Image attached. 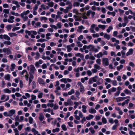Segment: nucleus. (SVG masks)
<instances>
[{
	"mask_svg": "<svg viewBox=\"0 0 135 135\" xmlns=\"http://www.w3.org/2000/svg\"><path fill=\"white\" fill-rule=\"evenodd\" d=\"M116 99L117 102H119L120 101L124 100L123 97H119L116 98Z\"/></svg>",
	"mask_w": 135,
	"mask_h": 135,
	"instance_id": "nucleus-38",
	"label": "nucleus"
},
{
	"mask_svg": "<svg viewBox=\"0 0 135 135\" xmlns=\"http://www.w3.org/2000/svg\"><path fill=\"white\" fill-rule=\"evenodd\" d=\"M98 26L99 28H102L103 30L105 29L106 27L105 25H99Z\"/></svg>",
	"mask_w": 135,
	"mask_h": 135,
	"instance_id": "nucleus-43",
	"label": "nucleus"
},
{
	"mask_svg": "<svg viewBox=\"0 0 135 135\" xmlns=\"http://www.w3.org/2000/svg\"><path fill=\"white\" fill-rule=\"evenodd\" d=\"M103 64L105 66H107L109 64V60L108 58H105L103 59L102 60Z\"/></svg>",
	"mask_w": 135,
	"mask_h": 135,
	"instance_id": "nucleus-4",
	"label": "nucleus"
},
{
	"mask_svg": "<svg viewBox=\"0 0 135 135\" xmlns=\"http://www.w3.org/2000/svg\"><path fill=\"white\" fill-rule=\"evenodd\" d=\"M79 115H75V118L77 120H80V118H82L83 117V115L82 112L80 111L78 112Z\"/></svg>",
	"mask_w": 135,
	"mask_h": 135,
	"instance_id": "nucleus-7",
	"label": "nucleus"
},
{
	"mask_svg": "<svg viewBox=\"0 0 135 135\" xmlns=\"http://www.w3.org/2000/svg\"><path fill=\"white\" fill-rule=\"evenodd\" d=\"M9 117L12 116L16 113V111L15 109H11L8 111Z\"/></svg>",
	"mask_w": 135,
	"mask_h": 135,
	"instance_id": "nucleus-13",
	"label": "nucleus"
},
{
	"mask_svg": "<svg viewBox=\"0 0 135 135\" xmlns=\"http://www.w3.org/2000/svg\"><path fill=\"white\" fill-rule=\"evenodd\" d=\"M124 22H126L127 23H128V18L126 16H124Z\"/></svg>",
	"mask_w": 135,
	"mask_h": 135,
	"instance_id": "nucleus-52",
	"label": "nucleus"
},
{
	"mask_svg": "<svg viewBox=\"0 0 135 135\" xmlns=\"http://www.w3.org/2000/svg\"><path fill=\"white\" fill-rule=\"evenodd\" d=\"M73 102L70 99H68L67 100V102H65L64 104L65 106L71 105L73 104Z\"/></svg>",
	"mask_w": 135,
	"mask_h": 135,
	"instance_id": "nucleus-8",
	"label": "nucleus"
},
{
	"mask_svg": "<svg viewBox=\"0 0 135 135\" xmlns=\"http://www.w3.org/2000/svg\"><path fill=\"white\" fill-rule=\"evenodd\" d=\"M43 63V61L41 60H40L36 62L35 65L36 68H39L40 65L42 64Z\"/></svg>",
	"mask_w": 135,
	"mask_h": 135,
	"instance_id": "nucleus-9",
	"label": "nucleus"
},
{
	"mask_svg": "<svg viewBox=\"0 0 135 135\" xmlns=\"http://www.w3.org/2000/svg\"><path fill=\"white\" fill-rule=\"evenodd\" d=\"M10 13L12 15L16 16H19V14L18 13H15L13 11H11L10 12Z\"/></svg>",
	"mask_w": 135,
	"mask_h": 135,
	"instance_id": "nucleus-34",
	"label": "nucleus"
},
{
	"mask_svg": "<svg viewBox=\"0 0 135 135\" xmlns=\"http://www.w3.org/2000/svg\"><path fill=\"white\" fill-rule=\"evenodd\" d=\"M98 78V76L97 75H95L94 77L91 78L89 80V84H91L93 82H96Z\"/></svg>",
	"mask_w": 135,
	"mask_h": 135,
	"instance_id": "nucleus-3",
	"label": "nucleus"
},
{
	"mask_svg": "<svg viewBox=\"0 0 135 135\" xmlns=\"http://www.w3.org/2000/svg\"><path fill=\"white\" fill-rule=\"evenodd\" d=\"M8 34L9 36L11 37L17 36V34L15 33H9Z\"/></svg>",
	"mask_w": 135,
	"mask_h": 135,
	"instance_id": "nucleus-26",
	"label": "nucleus"
},
{
	"mask_svg": "<svg viewBox=\"0 0 135 135\" xmlns=\"http://www.w3.org/2000/svg\"><path fill=\"white\" fill-rule=\"evenodd\" d=\"M51 109L50 108L45 109L43 110V111L45 112L50 113L51 111Z\"/></svg>",
	"mask_w": 135,
	"mask_h": 135,
	"instance_id": "nucleus-50",
	"label": "nucleus"
},
{
	"mask_svg": "<svg viewBox=\"0 0 135 135\" xmlns=\"http://www.w3.org/2000/svg\"><path fill=\"white\" fill-rule=\"evenodd\" d=\"M96 62L97 64H99V65L101 64V60L99 58L97 59Z\"/></svg>",
	"mask_w": 135,
	"mask_h": 135,
	"instance_id": "nucleus-48",
	"label": "nucleus"
},
{
	"mask_svg": "<svg viewBox=\"0 0 135 135\" xmlns=\"http://www.w3.org/2000/svg\"><path fill=\"white\" fill-rule=\"evenodd\" d=\"M69 126L71 127H73V123L72 122H69L68 123Z\"/></svg>",
	"mask_w": 135,
	"mask_h": 135,
	"instance_id": "nucleus-49",
	"label": "nucleus"
},
{
	"mask_svg": "<svg viewBox=\"0 0 135 135\" xmlns=\"http://www.w3.org/2000/svg\"><path fill=\"white\" fill-rule=\"evenodd\" d=\"M3 38L4 39L8 41H10L11 40L10 38L7 35H3Z\"/></svg>",
	"mask_w": 135,
	"mask_h": 135,
	"instance_id": "nucleus-22",
	"label": "nucleus"
},
{
	"mask_svg": "<svg viewBox=\"0 0 135 135\" xmlns=\"http://www.w3.org/2000/svg\"><path fill=\"white\" fill-rule=\"evenodd\" d=\"M20 28L19 27H14L12 29V31H15L16 30H19L20 29Z\"/></svg>",
	"mask_w": 135,
	"mask_h": 135,
	"instance_id": "nucleus-59",
	"label": "nucleus"
},
{
	"mask_svg": "<svg viewBox=\"0 0 135 135\" xmlns=\"http://www.w3.org/2000/svg\"><path fill=\"white\" fill-rule=\"evenodd\" d=\"M15 133V135H19V131L17 128H15L13 129Z\"/></svg>",
	"mask_w": 135,
	"mask_h": 135,
	"instance_id": "nucleus-46",
	"label": "nucleus"
},
{
	"mask_svg": "<svg viewBox=\"0 0 135 135\" xmlns=\"http://www.w3.org/2000/svg\"><path fill=\"white\" fill-rule=\"evenodd\" d=\"M107 14L108 15H112L113 16H114L116 14V13L114 11H113L112 12H110L108 11L107 12Z\"/></svg>",
	"mask_w": 135,
	"mask_h": 135,
	"instance_id": "nucleus-31",
	"label": "nucleus"
},
{
	"mask_svg": "<svg viewBox=\"0 0 135 135\" xmlns=\"http://www.w3.org/2000/svg\"><path fill=\"white\" fill-rule=\"evenodd\" d=\"M5 79L7 80L8 81H9L10 79V75L9 74H7L5 76Z\"/></svg>",
	"mask_w": 135,
	"mask_h": 135,
	"instance_id": "nucleus-35",
	"label": "nucleus"
},
{
	"mask_svg": "<svg viewBox=\"0 0 135 135\" xmlns=\"http://www.w3.org/2000/svg\"><path fill=\"white\" fill-rule=\"evenodd\" d=\"M94 67L97 70H100L101 69V68L99 65V64H94Z\"/></svg>",
	"mask_w": 135,
	"mask_h": 135,
	"instance_id": "nucleus-32",
	"label": "nucleus"
},
{
	"mask_svg": "<svg viewBox=\"0 0 135 135\" xmlns=\"http://www.w3.org/2000/svg\"><path fill=\"white\" fill-rule=\"evenodd\" d=\"M46 41V40L45 39L40 38L37 40V42H42Z\"/></svg>",
	"mask_w": 135,
	"mask_h": 135,
	"instance_id": "nucleus-54",
	"label": "nucleus"
},
{
	"mask_svg": "<svg viewBox=\"0 0 135 135\" xmlns=\"http://www.w3.org/2000/svg\"><path fill=\"white\" fill-rule=\"evenodd\" d=\"M50 26L51 28H54L55 30H57V26L55 25L51 24L50 25Z\"/></svg>",
	"mask_w": 135,
	"mask_h": 135,
	"instance_id": "nucleus-60",
	"label": "nucleus"
},
{
	"mask_svg": "<svg viewBox=\"0 0 135 135\" xmlns=\"http://www.w3.org/2000/svg\"><path fill=\"white\" fill-rule=\"evenodd\" d=\"M124 92L127 94H131V92L127 89L124 90Z\"/></svg>",
	"mask_w": 135,
	"mask_h": 135,
	"instance_id": "nucleus-33",
	"label": "nucleus"
},
{
	"mask_svg": "<svg viewBox=\"0 0 135 135\" xmlns=\"http://www.w3.org/2000/svg\"><path fill=\"white\" fill-rule=\"evenodd\" d=\"M30 12V11L27 10L26 11H24L21 13V16L22 18L26 16V15L29 14Z\"/></svg>",
	"mask_w": 135,
	"mask_h": 135,
	"instance_id": "nucleus-10",
	"label": "nucleus"
},
{
	"mask_svg": "<svg viewBox=\"0 0 135 135\" xmlns=\"http://www.w3.org/2000/svg\"><path fill=\"white\" fill-rule=\"evenodd\" d=\"M60 81L61 82L64 83L65 84L67 83V78H62L60 80Z\"/></svg>",
	"mask_w": 135,
	"mask_h": 135,
	"instance_id": "nucleus-36",
	"label": "nucleus"
},
{
	"mask_svg": "<svg viewBox=\"0 0 135 135\" xmlns=\"http://www.w3.org/2000/svg\"><path fill=\"white\" fill-rule=\"evenodd\" d=\"M129 13L131 14L132 13V11L130 9H129L128 11H126L125 12V14L127 15H129Z\"/></svg>",
	"mask_w": 135,
	"mask_h": 135,
	"instance_id": "nucleus-58",
	"label": "nucleus"
},
{
	"mask_svg": "<svg viewBox=\"0 0 135 135\" xmlns=\"http://www.w3.org/2000/svg\"><path fill=\"white\" fill-rule=\"evenodd\" d=\"M16 67L15 65L13 63L11 64L10 69L12 71H13Z\"/></svg>",
	"mask_w": 135,
	"mask_h": 135,
	"instance_id": "nucleus-39",
	"label": "nucleus"
},
{
	"mask_svg": "<svg viewBox=\"0 0 135 135\" xmlns=\"http://www.w3.org/2000/svg\"><path fill=\"white\" fill-rule=\"evenodd\" d=\"M31 99L33 100H35L36 99L37 97L34 95L32 94L31 96Z\"/></svg>",
	"mask_w": 135,
	"mask_h": 135,
	"instance_id": "nucleus-56",
	"label": "nucleus"
},
{
	"mask_svg": "<svg viewBox=\"0 0 135 135\" xmlns=\"http://www.w3.org/2000/svg\"><path fill=\"white\" fill-rule=\"evenodd\" d=\"M89 112L91 114H93L95 113L97 111L96 110L93 108L90 109L89 110Z\"/></svg>",
	"mask_w": 135,
	"mask_h": 135,
	"instance_id": "nucleus-23",
	"label": "nucleus"
},
{
	"mask_svg": "<svg viewBox=\"0 0 135 135\" xmlns=\"http://www.w3.org/2000/svg\"><path fill=\"white\" fill-rule=\"evenodd\" d=\"M32 131L34 135H36L38 133V132L34 128H33L32 129Z\"/></svg>",
	"mask_w": 135,
	"mask_h": 135,
	"instance_id": "nucleus-41",
	"label": "nucleus"
},
{
	"mask_svg": "<svg viewBox=\"0 0 135 135\" xmlns=\"http://www.w3.org/2000/svg\"><path fill=\"white\" fill-rule=\"evenodd\" d=\"M27 69L28 70H30V73L33 74H34L35 72L36 71V70L35 66L32 64L30 65L29 66H28L27 67Z\"/></svg>",
	"mask_w": 135,
	"mask_h": 135,
	"instance_id": "nucleus-1",
	"label": "nucleus"
},
{
	"mask_svg": "<svg viewBox=\"0 0 135 135\" xmlns=\"http://www.w3.org/2000/svg\"><path fill=\"white\" fill-rule=\"evenodd\" d=\"M113 29V27L111 26H109L108 29H107V32L109 33L110 32L111 30H112Z\"/></svg>",
	"mask_w": 135,
	"mask_h": 135,
	"instance_id": "nucleus-57",
	"label": "nucleus"
},
{
	"mask_svg": "<svg viewBox=\"0 0 135 135\" xmlns=\"http://www.w3.org/2000/svg\"><path fill=\"white\" fill-rule=\"evenodd\" d=\"M40 19L41 21H44L45 22H46L47 20V18L45 17H41L40 18Z\"/></svg>",
	"mask_w": 135,
	"mask_h": 135,
	"instance_id": "nucleus-37",
	"label": "nucleus"
},
{
	"mask_svg": "<svg viewBox=\"0 0 135 135\" xmlns=\"http://www.w3.org/2000/svg\"><path fill=\"white\" fill-rule=\"evenodd\" d=\"M133 50L132 49H129L126 55L127 56L132 55L133 53Z\"/></svg>",
	"mask_w": 135,
	"mask_h": 135,
	"instance_id": "nucleus-17",
	"label": "nucleus"
},
{
	"mask_svg": "<svg viewBox=\"0 0 135 135\" xmlns=\"http://www.w3.org/2000/svg\"><path fill=\"white\" fill-rule=\"evenodd\" d=\"M104 37L105 38L109 40L110 38V36L109 35L105 33L104 35Z\"/></svg>",
	"mask_w": 135,
	"mask_h": 135,
	"instance_id": "nucleus-42",
	"label": "nucleus"
},
{
	"mask_svg": "<svg viewBox=\"0 0 135 135\" xmlns=\"http://www.w3.org/2000/svg\"><path fill=\"white\" fill-rule=\"evenodd\" d=\"M29 120L30 123L32 124L33 121V119L31 117H30L29 118Z\"/></svg>",
	"mask_w": 135,
	"mask_h": 135,
	"instance_id": "nucleus-62",
	"label": "nucleus"
},
{
	"mask_svg": "<svg viewBox=\"0 0 135 135\" xmlns=\"http://www.w3.org/2000/svg\"><path fill=\"white\" fill-rule=\"evenodd\" d=\"M67 48L68 49V52L72 50V48L70 45H68L67 46Z\"/></svg>",
	"mask_w": 135,
	"mask_h": 135,
	"instance_id": "nucleus-64",
	"label": "nucleus"
},
{
	"mask_svg": "<svg viewBox=\"0 0 135 135\" xmlns=\"http://www.w3.org/2000/svg\"><path fill=\"white\" fill-rule=\"evenodd\" d=\"M94 118V116L92 114L89 115L88 116L86 117V118L88 120H90Z\"/></svg>",
	"mask_w": 135,
	"mask_h": 135,
	"instance_id": "nucleus-24",
	"label": "nucleus"
},
{
	"mask_svg": "<svg viewBox=\"0 0 135 135\" xmlns=\"http://www.w3.org/2000/svg\"><path fill=\"white\" fill-rule=\"evenodd\" d=\"M38 81L40 84H44L45 83L44 80L41 78H38Z\"/></svg>",
	"mask_w": 135,
	"mask_h": 135,
	"instance_id": "nucleus-16",
	"label": "nucleus"
},
{
	"mask_svg": "<svg viewBox=\"0 0 135 135\" xmlns=\"http://www.w3.org/2000/svg\"><path fill=\"white\" fill-rule=\"evenodd\" d=\"M15 17L13 16H9V18L8 20V22L9 23H12L14 22Z\"/></svg>",
	"mask_w": 135,
	"mask_h": 135,
	"instance_id": "nucleus-14",
	"label": "nucleus"
},
{
	"mask_svg": "<svg viewBox=\"0 0 135 135\" xmlns=\"http://www.w3.org/2000/svg\"><path fill=\"white\" fill-rule=\"evenodd\" d=\"M3 91L4 93H11V90L7 88L4 89Z\"/></svg>",
	"mask_w": 135,
	"mask_h": 135,
	"instance_id": "nucleus-21",
	"label": "nucleus"
},
{
	"mask_svg": "<svg viewBox=\"0 0 135 135\" xmlns=\"http://www.w3.org/2000/svg\"><path fill=\"white\" fill-rule=\"evenodd\" d=\"M78 85L80 86V92L83 93L85 91V89L83 84L80 82H78Z\"/></svg>",
	"mask_w": 135,
	"mask_h": 135,
	"instance_id": "nucleus-6",
	"label": "nucleus"
},
{
	"mask_svg": "<svg viewBox=\"0 0 135 135\" xmlns=\"http://www.w3.org/2000/svg\"><path fill=\"white\" fill-rule=\"evenodd\" d=\"M43 95V93L42 92H41L39 93L38 97L39 98H41L42 97Z\"/></svg>",
	"mask_w": 135,
	"mask_h": 135,
	"instance_id": "nucleus-61",
	"label": "nucleus"
},
{
	"mask_svg": "<svg viewBox=\"0 0 135 135\" xmlns=\"http://www.w3.org/2000/svg\"><path fill=\"white\" fill-rule=\"evenodd\" d=\"M36 56L35 57V59H38L40 58V55L38 52H37L36 53Z\"/></svg>",
	"mask_w": 135,
	"mask_h": 135,
	"instance_id": "nucleus-27",
	"label": "nucleus"
},
{
	"mask_svg": "<svg viewBox=\"0 0 135 135\" xmlns=\"http://www.w3.org/2000/svg\"><path fill=\"white\" fill-rule=\"evenodd\" d=\"M61 127L63 130L66 131L67 130V128L65 124H62Z\"/></svg>",
	"mask_w": 135,
	"mask_h": 135,
	"instance_id": "nucleus-47",
	"label": "nucleus"
},
{
	"mask_svg": "<svg viewBox=\"0 0 135 135\" xmlns=\"http://www.w3.org/2000/svg\"><path fill=\"white\" fill-rule=\"evenodd\" d=\"M22 96V95L19 93H16L15 94H12V98L14 100L16 99V96L17 97H20Z\"/></svg>",
	"mask_w": 135,
	"mask_h": 135,
	"instance_id": "nucleus-12",
	"label": "nucleus"
},
{
	"mask_svg": "<svg viewBox=\"0 0 135 135\" xmlns=\"http://www.w3.org/2000/svg\"><path fill=\"white\" fill-rule=\"evenodd\" d=\"M12 25H7L6 26V28H7L8 30L9 31L11 30L12 28Z\"/></svg>",
	"mask_w": 135,
	"mask_h": 135,
	"instance_id": "nucleus-51",
	"label": "nucleus"
},
{
	"mask_svg": "<svg viewBox=\"0 0 135 135\" xmlns=\"http://www.w3.org/2000/svg\"><path fill=\"white\" fill-rule=\"evenodd\" d=\"M87 108V107L86 106L84 105H82V111L83 113H86L87 112L86 110Z\"/></svg>",
	"mask_w": 135,
	"mask_h": 135,
	"instance_id": "nucleus-20",
	"label": "nucleus"
},
{
	"mask_svg": "<svg viewBox=\"0 0 135 135\" xmlns=\"http://www.w3.org/2000/svg\"><path fill=\"white\" fill-rule=\"evenodd\" d=\"M52 34L51 33H48L46 34V39L49 40L51 38L50 36Z\"/></svg>",
	"mask_w": 135,
	"mask_h": 135,
	"instance_id": "nucleus-25",
	"label": "nucleus"
},
{
	"mask_svg": "<svg viewBox=\"0 0 135 135\" xmlns=\"http://www.w3.org/2000/svg\"><path fill=\"white\" fill-rule=\"evenodd\" d=\"M74 104L75 105L74 107V108L75 109H76L77 108L78 106L79 105V103L78 102H74Z\"/></svg>",
	"mask_w": 135,
	"mask_h": 135,
	"instance_id": "nucleus-44",
	"label": "nucleus"
},
{
	"mask_svg": "<svg viewBox=\"0 0 135 135\" xmlns=\"http://www.w3.org/2000/svg\"><path fill=\"white\" fill-rule=\"evenodd\" d=\"M89 130L91 133L94 134L95 133V131L93 128L91 127H90L89 128Z\"/></svg>",
	"mask_w": 135,
	"mask_h": 135,
	"instance_id": "nucleus-63",
	"label": "nucleus"
},
{
	"mask_svg": "<svg viewBox=\"0 0 135 135\" xmlns=\"http://www.w3.org/2000/svg\"><path fill=\"white\" fill-rule=\"evenodd\" d=\"M86 73L89 76H90L92 75V72L90 70H88L87 71Z\"/></svg>",
	"mask_w": 135,
	"mask_h": 135,
	"instance_id": "nucleus-55",
	"label": "nucleus"
},
{
	"mask_svg": "<svg viewBox=\"0 0 135 135\" xmlns=\"http://www.w3.org/2000/svg\"><path fill=\"white\" fill-rule=\"evenodd\" d=\"M59 131V128H57L55 129H54L52 130V132L53 133L58 132Z\"/></svg>",
	"mask_w": 135,
	"mask_h": 135,
	"instance_id": "nucleus-53",
	"label": "nucleus"
},
{
	"mask_svg": "<svg viewBox=\"0 0 135 135\" xmlns=\"http://www.w3.org/2000/svg\"><path fill=\"white\" fill-rule=\"evenodd\" d=\"M45 31V30L43 28H40L38 31L37 33L38 34H40L41 32H44Z\"/></svg>",
	"mask_w": 135,
	"mask_h": 135,
	"instance_id": "nucleus-30",
	"label": "nucleus"
},
{
	"mask_svg": "<svg viewBox=\"0 0 135 135\" xmlns=\"http://www.w3.org/2000/svg\"><path fill=\"white\" fill-rule=\"evenodd\" d=\"M75 93V91L74 89H72L70 91L68 92V94L69 95H70Z\"/></svg>",
	"mask_w": 135,
	"mask_h": 135,
	"instance_id": "nucleus-40",
	"label": "nucleus"
},
{
	"mask_svg": "<svg viewBox=\"0 0 135 135\" xmlns=\"http://www.w3.org/2000/svg\"><path fill=\"white\" fill-rule=\"evenodd\" d=\"M103 55V53L101 52H99L97 54H95L94 55V56L98 58L102 57Z\"/></svg>",
	"mask_w": 135,
	"mask_h": 135,
	"instance_id": "nucleus-18",
	"label": "nucleus"
},
{
	"mask_svg": "<svg viewBox=\"0 0 135 135\" xmlns=\"http://www.w3.org/2000/svg\"><path fill=\"white\" fill-rule=\"evenodd\" d=\"M85 29V28L83 26H79L78 27V29L77 30V31L79 32H81L83 30Z\"/></svg>",
	"mask_w": 135,
	"mask_h": 135,
	"instance_id": "nucleus-15",
	"label": "nucleus"
},
{
	"mask_svg": "<svg viewBox=\"0 0 135 135\" xmlns=\"http://www.w3.org/2000/svg\"><path fill=\"white\" fill-rule=\"evenodd\" d=\"M123 68V65L122 64L120 65L119 66H118L117 67V70L119 71L121 70Z\"/></svg>",
	"mask_w": 135,
	"mask_h": 135,
	"instance_id": "nucleus-28",
	"label": "nucleus"
},
{
	"mask_svg": "<svg viewBox=\"0 0 135 135\" xmlns=\"http://www.w3.org/2000/svg\"><path fill=\"white\" fill-rule=\"evenodd\" d=\"M90 51L94 52H97L98 51V50L93 45H89V49Z\"/></svg>",
	"mask_w": 135,
	"mask_h": 135,
	"instance_id": "nucleus-5",
	"label": "nucleus"
},
{
	"mask_svg": "<svg viewBox=\"0 0 135 135\" xmlns=\"http://www.w3.org/2000/svg\"><path fill=\"white\" fill-rule=\"evenodd\" d=\"M54 4V3L53 2H51L47 3V5L50 7H52Z\"/></svg>",
	"mask_w": 135,
	"mask_h": 135,
	"instance_id": "nucleus-45",
	"label": "nucleus"
},
{
	"mask_svg": "<svg viewBox=\"0 0 135 135\" xmlns=\"http://www.w3.org/2000/svg\"><path fill=\"white\" fill-rule=\"evenodd\" d=\"M73 17L76 21H80L81 20V16H78L75 15H74Z\"/></svg>",
	"mask_w": 135,
	"mask_h": 135,
	"instance_id": "nucleus-19",
	"label": "nucleus"
},
{
	"mask_svg": "<svg viewBox=\"0 0 135 135\" xmlns=\"http://www.w3.org/2000/svg\"><path fill=\"white\" fill-rule=\"evenodd\" d=\"M24 119V117L23 116H21L20 117L18 115H17L15 118V121H18L22 122Z\"/></svg>",
	"mask_w": 135,
	"mask_h": 135,
	"instance_id": "nucleus-2",
	"label": "nucleus"
},
{
	"mask_svg": "<svg viewBox=\"0 0 135 135\" xmlns=\"http://www.w3.org/2000/svg\"><path fill=\"white\" fill-rule=\"evenodd\" d=\"M96 25L94 24L92 25L90 29V32L92 33H95V32L94 31V29L95 27L96 26Z\"/></svg>",
	"mask_w": 135,
	"mask_h": 135,
	"instance_id": "nucleus-11",
	"label": "nucleus"
},
{
	"mask_svg": "<svg viewBox=\"0 0 135 135\" xmlns=\"http://www.w3.org/2000/svg\"><path fill=\"white\" fill-rule=\"evenodd\" d=\"M39 119L41 121H42L44 119V115L42 113L40 114Z\"/></svg>",
	"mask_w": 135,
	"mask_h": 135,
	"instance_id": "nucleus-29",
	"label": "nucleus"
}]
</instances>
